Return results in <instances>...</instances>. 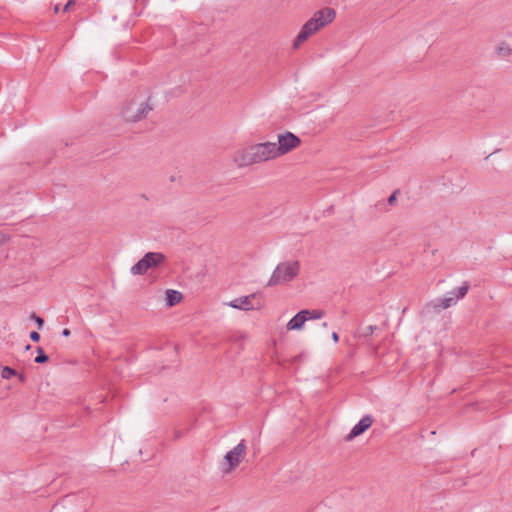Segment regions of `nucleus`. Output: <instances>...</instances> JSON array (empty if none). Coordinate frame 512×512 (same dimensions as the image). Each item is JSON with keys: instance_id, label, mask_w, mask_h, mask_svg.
Here are the masks:
<instances>
[{"instance_id": "f03ea898", "label": "nucleus", "mask_w": 512, "mask_h": 512, "mask_svg": "<svg viewBox=\"0 0 512 512\" xmlns=\"http://www.w3.org/2000/svg\"><path fill=\"white\" fill-rule=\"evenodd\" d=\"M335 16L336 13L332 8H324L317 11L313 17L303 25L294 40L293 47L298 48L311 35L325 27L327 24L331 23Z\"/></svg>"}, {"instance_id": "6e6552de", "label": "nucleus", "mask_w": 512, "mask_h": 512, "mask_svg": "<svg viewBox=\"0 0 512 512\" xmlns=\"http://www.w3.org/2000/svg\"><path fill=\"white\" fill-rule=\"evenodd\" d=\"M246 454V445L242 440L232 450L228 451L225 455L223 471L225 473L231 472L235 469L242 461Z\"/></svg>"}, {"instance_id": "2eb2a0df", "label": "nucleus", "mask_w": 512, "mask_h": 512, "mask_svg": "<svg viewBox=\"0 0 512 512\" xmlns=\"http://www.w3.org/2000/svg\"><path fill=\"white\" fill-rule=\"evenodd\" d=\"M37 356L35 357L34 361L38 364L45 363L49 360V357L44 353L43 349L41 347L37 348Z\"/></svg>"}, {"instance_id": "4468645a", "label": "nucleus", "mask_w": 512, "mask_h": 512, "mask_svg": "<svg viewBox=\"0 0 512 512\" xmlns=\"http://www.w3.org/2000/svg\"><path fill=\"white\" fill-rule=\"evenodd\" d=\"M302 313L305 315L306 321L312 320V319H321L324 316V312L320 309H314V310L304 309V310H302Z\"/></svg>"}, {"instance_id": "0eeeda50", "label": "nucleus", "mask_w": 512, "mask_h": 512, "mask_svg": "<svg viewBox=\"0 0 512 512\" xmlns=\"http://www.w3.org/2000/svg\"><path fill=\"white\" fill-rule=\"evenodd\" d=\"M277 138L278 142H274V150L277 158L289 153L301 143L300 139L291 132L279 134Z\"/></svg>"}, {"instance_id": "4be33fe9", "label": "nucleus", "mask_w": 512, "mask_h": 512, "mask_svg": "<svg viewBox=\"0 0 512 512\" xmlns=\"http://www.w3.org/2000/svg\"><path fill=\"white\" fill-rule=\"evenodd\" d=\"M76 499L75 496H66L65 499H64V502L66 503H71L72 500Z\"/></svg>"}, {"instance_id": "7ed1b4c3", "label": "nucleus", "mask_w": 512, "mask_h": 512, "mask_svg": "<svg viewBox=\"0 0 512 512\" xmlns=\"http://www.w3.org/2000/svg\"><path fill=\"white\" fill-rule=\"evenodd\" d=\"M300 271V263L296 260H289L279 263L272 272L268 282V287H273L288 283L295 279Z\"/></svg>"}, {"instance_id": "f3484780", "label": "nucleus", "mask_w": 512, "mask_h": 512, "mask_svg": "<svg viewBox=\"0 0 512 512\" xmlns=\"http://www.w3.org/2000/svg\"><path fill=\"white\" fill-rule=\"evenodd\" d=\"M31 319H33L35 321L38 329H42L43 328L44 320L40 316L36 315L35 313H32L31 314Z\"/></svg>"}, {"instance_id": "aec40b11", "label": "nucleus", "mask_w": 512, "mask_h": 512, "mask_svg": "<svg viewBox=\"0 0 512 512\" xmlns=\"http://www.w3.org/2000/svg\"><path fill=\"white\" fill-rule=\"evenodd\" d=\"M73 5H75V0H69V1L66 3V5L64 6L63 11H64V12L69 11V9H70Z\"/></svg>"}, {"instance_id": "20e7f679", "label": "nucleus", "mask_w": 512, "mask_h": 512, "mask_svg": "<svg viewBox=\"0 0 512 512\" xmlns=\"http://www.w3.org/2000/svg\"><path fill=\"white\" fill-rule=\"evenodd\" d=\"M166 261V256L161 252H147L137 263H135L130 273L132 275H144L151 268L159 267Z\"/></svg>"}, {"instance_id": "ddd939ff", "label": "nucleus", "mask_w": 512, "mask_h": 512, "mask_svg": "<svg viewBox=\"0 0 512 512\" xmlns=\"http://www.w3.org/2000/svg\"><path fill=\"white\" fill-rule=\"evenodd\" d=\"M496 52H497L498 56L503 57V58H506V57H509L510 55H512V49L506 42H501L496 47Z\"/></svg>"}, {"instance_id": "412c9836", "label": "nucleus", "mask_w": 512, "mask_h": 512, "mask_svg": "<svg viewBox=\"0 0 512 512\" xmlns=\"http://www.w3.org/2000/svg\"><path fill=\"white\" fill-rule=\"evenodd\" d=\"M388 203L390 205H394L396 203V192L390 195V197L388 198Z\"/></svg>"}, {"instance_id": "393cba45", "label": "nucleus", "mask_w": 512, "mask_h": 512, "mask_svg": "<svg viewBox=\"0 0 512 512\" xmlns=\"http://www.w3.org/2000/svg\"><path fill=\"white\" fill-rule=\"evenodd\" d=\"M59 11V4L55 5L54 12L57 13Z\"/></svg>"}, {"instance_id": "f257e3e1", "label": "nucleus", "mask_w": 512, "mask_h": 512, "mask_svg": "<svg viewBox=\"0 0 512 512\" xmlns=\"http://www.w3.org/2000/svg\"><path fill=\"white\" fill-rule=\"evenodd\" d=\"M277 159L274 142H263L247 145L233 153L232 161L237 167L243 168Z\"/></svg>"}, {"instance_id": "bb28decb", "label": "nucleus", "mask_w": 512, "mask_h": 512, "mask_svg": "<svg viewBox=\"0 0 512 512\" xmlns=\"http://www.w3.org/2000/svg\"><path fill=\"white\" fill-rule=\"evenodd\" d=\"M322 326H323V327H327V323H326V322H324V323L322 324Z\"/></svg>"}, {"instance_id": "39448f33", "label": "nucleus", "mask_w": 512, "mask_h": 512, "mask_svg": "<svg viewBox=\"0 0 512 512\" xmlns=\"http://www.w3.org/2000/svg\"><path fill=\"white\" fill-rule=\"evenodd\" d=\"M226 305L242 311L261 310L264 305V296L260 292H255L246 296L235 298Z\"/></svg>"}, {"instance_id": "5701e85b", "label": "nucleus", "mask_w": 512, "mask_h": 512, "mask_svg": "<svg viewBox=\"0 0 512 512\" xmlns=\"http://www.w3.org/2000/svg\"><path fill=\"white\" fill-rule=\"evenodd\" d=\"M332 339L335 343H337L339 341V336L336 332L332 333Z\"/></svg>"}, {"instance_id": "9b49d317", "label": "nucleus", "mask_w": 512, "mask_h": 512, "mask_svg": "<svg viewBox=\"0 0 512 512\" xmlns=\"http://www.w3.org/2000/svg\"><path fill=\"white\" fill-rule=\"evenodd\" d=\"M306 322L305 315L302 313V310L299 311L293 318H291L287 323V330H300L304 326Z\"/></svg>"}, {"instance_id": "b1692460", "label": "nucleus", "mask_w": 512, "mask_h": 512, "mask_svg": "<svg viewBox=\"0 0 512 512\" xmlns=\"http://www.w3.org/2000/svg\"><path fill=\"white\" fill-rule=\"evenodd\" d=\"M62 335H63L64 337H68V336L70 335V330H69V329H67V328H65V329L62 331Z\"/></svg>"}, {"instance_id": "1a4fd4ad", "label": "nucleus", "mask_w": 512, "mask_h": 512, "mask_svg": "<svg viewBox=\"0 0 512 512\" xmlns=\"http://www.w3.org/2000/svg\"><path fill=\"white\" fill-rule=\"evenodd\" d=\"M469 289L467 282L463 283L456 290L449 292L443 298L437 299L434 304L435 307H441L443 309H447L457 303L459 299L465 297Z\"/></svg>"}, {"instance_id": "a878e982", "label": "nucleus", "mask_w": 512, "mask_h": 512, "mask_svg": "<svg viewBox=\"0 0 512 512\" xmlns=\"http://www.w3.org/2000/svg\"><path fill=\"white\" fill-rule=\"evenodd\" d=\"M178 437H180V434L178 432H176L175 438H178Z\"/></svg>"}, {"instance_id": "9d476101", "label": "nucleus", "mask_w": 512, "mask_h": 512, "mask_svg": "<svg viewBox=\"0 0 512 512\" xmlns=\"http://www.w3.org/2000/svg\"><path fill=\"white\" fill-rule=\"evenodd\" d=\"M373 423V418L370 415H365L360 419V421L351 429L349 434L346 436V440L350 441L355 437L364 433L367 429L371 427Z\"/></svg>"}, {"instance_id": "423d86ee", "label": "nucleus", "mask_w": 512, "mask_h": 512, "mask_svg": "<svg viewBox=\"0 0 512 512\" xmlns=\"http://www.w3.org/2000/svg\"><path fill=\"white\" fill-rule=\"evenodd\" d=\"M151 110L152 108L147 102L137 103L132 100L122 108L121 115L127 122H138L144 119Z\"/></svg>"}, {"instance_id": "a211bd4d", "label": "nucleus", "mask_w": 512, "mask_h": 512, "mask_svg": "<svg viewBox=\"0 0 512 512\" xmlns=\"http://www.w3.org/2000/svg\"><path fill=\"white\" fill-rule=\"evenodd\" d=\"M30 339L33 341V342H38L40 340V334L37 332V331H32L30 333Z\"/></svg>"}, {"instance_id": "6ab92c4d", "label": "nucleus", "mask_w": 512, "mask_h": 512, "mask_svg": "<svg viewBox=\"0 0 512 512\" xmlns=\"http://www.w3.org/2000/svg\"><path fill=\"white\" fill-rule=\"evenodd\" d=\"M206 274H207V268H206V266H204V268L200 272L197 273L196 277L198 278L199 281H202Z\"/></svg>"}, {"instance_id": "f8f14e48", "label": "nucleus", "mask_w": 512, "mask_h": 512, "mask_svg": "<svg viewBox=\"0 0 512 512\" xmlns=\"http://www.w3.org/2000/svg\"><path fill=\"white\" fill-rule=\"evenodd\" d=\"M182 298V293L177 290L168 289L166 291V305L168 307H173L176 304L180 303Z\"/></svg>"}, {"instance_id": "dca6fc26", "label": "nucleus", "mask_w": 512, "mask_h": 512, "mask_svg": "<svg viewBox=\"0 0 512 512\" xmlns=\"http://www.w3.org/2000/svg\"><path fill=\"white\" fill-rule=\"evenodd\" d=\"M1 375L4 379H10L12 376L16 375V371L11 367L5 366Z\"/></svg>"}]
</instances>
